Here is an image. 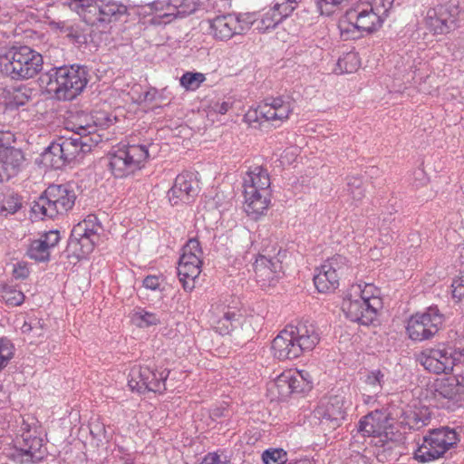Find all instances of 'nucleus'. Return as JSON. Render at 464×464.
Returning a JSON list of instances; mask_svg holds the SVG:
<instances>
[{
	"instance_id": "1a4fd4ad",
	"label": "nucleus",
	"mask_w": 464,
	"mask_h": 464,
	"mask_svg": "<svg viewBox=\"0 0 464 464\" xmlns=\"http://www.w3.org/2000/svg\"><path fill=\"white\" fill-rule=\"evenodd\" d=\"M293 111L291 101L282 97H269L260 102L256 107L250 108L245 114L248 123L272 122L281 123L289 118Z\"/></svg>"
},
{
	"instance_id": "2eb2a0df",
	"label": "nucleus",
	"mask_w": 464,
	"mask_h": 464,
	"mask_svg": "<svg viewBox=\"0 0 464 464\" xmlns=\"http://www.w3.org/2000/svg\"><path fill=\"white\" fill-rule=\"evenodd\" d=\"M443 315L437 307H429L424 313L412 315L407 324L409 337L414 341L428 340L434 336L440 329Z\"/></svg>"
},
{
	"instance_id": "de8ad7c7",
	"label": "nucleus",
	"mask_w": 464,
	"mask_h": 464,
	"mask_svg": "<svg viewBox=\"0 0 464 464\" xmlns=\"http://www.w3.org/2000/svg\"><path fill=\"white\" fill-rule=\"evenodd\" d=\"M14 345L6 339L0 338V372L14 357Z\"/></svg>"
},
{
	"instance_id": "13d9d810",
	"label": "nucleus",
	"mask_w": 464,
	"mask_h": 464,
	"mask_svg": "<svg viewBox=\"0 0 464 464\" xmlns=\"http://www.w3.org/2000/svg\"><path fill=\"white\" fill-rule=\"evenodd\" d=\"M44 324L41 320L34 319L33 320V336L40 337L44 334Z\"/></svg>"
},
{
	"instance_id": "49530a36",
	"label": "nucleus",
	"mask_w": 464,
	"mask_h": 464,
	"mask_svg": "<svg viewBox=\"0 0 464 464\" xmlns=\"http://www.w3.org/2000/svg\"><path fill=\"white\" fill-rule=\"evenodd\" d=\"M347 191L355 201H360L364 197L363 182L359 177H349L347 179Z\"/></svg>"
},
{
	"instance_id": "680f3d73",
	"label": "nucleus",
	"mask_w": 464,
	"mask_h": 464,
	"mask_svg": "<svg viewBox=\"0 0 464 464\" xmlns=\"http://www.w3.org/2000/svg\"><path fill=\"white\" fill-rule=\"evenodd\" d=\"M332 1L334 4H340V3L343 2L344 0H332Z\"/></svg>"
},
{
	"instance_id": "79ce46f5",
	"label": "nucleus",
	"mask_w": 464,
	"mask_h": 464,
	"mask_svg": "<svg viewBox=\"0 0 464 464\" xmlns=\"http://www.w3.org/2000/svg\"><path fill=\"white\" fill-rule=\"evenodd\" d=\"M22 207L21 198L13 192L0 195V214H14Z\"/></svg>"
},
{
	"instance_id": "f704fd0d",
	"label": "nucleus",
	"mask_w": 464,
	"mask_h": 464,
	"mask_svg": "<svg viewBox=\"0 0 464 464\" xmlns=\"http://www.w3.org/2000/svg\"><path fill=\"white\" fill-rule=\"evenodd\" d=\"M253 24H256V29L260 33H266L271 29H274L281 21L282 16L277 13L276 9L273 7L265 12L259 19H253Z\"/></svg>"
},
{
	"instance_id": "20e7f679",
	"label": "nucleus",
	"mask_w": 464,
	"mask_h": 464,
	"mask_svg": "<svg viewBox=\"0 0 464 464\" xmlns=\"http://www.w3.org/2000/svg\"><path fill=\"white\" fill-rule=\"evenodd\" d=\"M417 360L430 372L449 374L455 366L464 364V337L456 338L436 348L424 349Z\"/></svg>"
},
{
	"instance_id": "8fccbe9b",
	"label": "nucleus",
	"mask_w": 464,
	"mask_h": 464,
	"mask_svg": "<svg viewBox=\"0 0 464 464\" xmlns=\"http://www.w3.org/2000/svg\"><path fill=\"white\" fill-rule=\"evenodd\" d=\"M90 433L93 439L97 440V445L106 440V430L103 423L99 420H93L90 423Z\"/></svg>"
},
{
	"instance_id": "f3484780",
	"label": "nucleus",
	"mask_w": 464,
	"mask_h": 464,
	"mask_svg": "<svg viewBox=\"0 0 464 464\" xmlns=\"http://www.w3.org/2000/svg\"><path fill=\"white\" fill-rule=\"evenodd\" d=\"M253 21L248 14H228L209 20V34L217 40L227 41L236 34L247 32Z\"/></svg>"
},
{
	"instance_id": "6e6552de",
	"label": "nucleus",
	"mask_w": 464,
	"mask_h": 464,
	"mask_svg": "<svg viewBox=\"0 0 464 464\" xmlns=\"http://www.w3.org/2000/svg\"><path fill=\"white\" fill-rule=\"evenodd\" d=\"M149 157L147 145H121L110 153L109 167L115 178H124L140 169Z\"/></svg>"
},
{
	"instance_id": "4c0bfd02",
	"label": "nucleus",
	"mask_w": 464,
	"mask_h": 464,
	"mask_svg": "<svg viewBox=\"0 0 464 464\" xmlns=\"http://www.w3.org/2000/svg\"><path fill=\"white\" fill-rule=\"evenodd\" d=\"M360 66V61L357 53H347L340 57L336 63L334 72L337 74L352 73Z\"/></svg>"
},
{
	"instance_id": "f257e3e1",
	"label": "nucleus",
	"mask_w": 464,
	"mask_h": 464,
	"mask_svg": "<svg viewBox=\"0 0 464 464\" xmlns=\"http://www.w3.org/2000/svg\"><path fill=\"white\" fill-rule=\"evenodd\" d=\"M320 342L317 327L309 321L286 325L273 340L272 350L279 360H292L311 352Z\"/></svg>"
},
{
	"instance_id": "a211bd4d",
	"label": "nucleus",
	"mask_w": 464,
	"mask_h": 464,
	"mask_svg": "<svg viewBox=\"0 0 464 464\" xmlns=\"http://www.w3.org/2000/svg\"><path fill=\"white\" fill-rule=\"evenodd\" d=\"M101 228L94 215H88L86 218L75 225L72 230L69 246L79 255L85 256L92 252L99 239L98 231Z\"/></svg>"
},
{
	"instance_id": "7c9ffc66",
	"label": "nucleus",
	"mask_w": 464,
	"mask_h": 464,
	"mask_svg": "<svg viewBox=\"0 0 464 464\" xmlns=\"http://www.w3.org/2000/svg\"><path fill=\"white\" fill-rule=\"evenodd\" d=\"M464 393V375L442 379L435 384L436 399L457 400Z\"/></svg>"
},
{
	"instance_id": "09e8293b",
	"label": "nucleus",
	"mask_w": 464,
	"mask_h": 464,
	"mask_svg": "<svg viewBox=\"0 0 464 464\" xmlns=\"http://www.w3.org/2000/svg\"><path fill=\"white\" fill-rule=\"evenodd\" d=\"M170 5V0L168 1H153L146 5L151 14H155L160 18H170L173 13L168 11Z\"/></svg>"
},
{
	"instance_id": "e433bc0d",
	"label": "nucleus",
	"mask_w": 464,
	"mask_h": 464,
	"mask_svg": "<svg viewBox=\"0 0 464 464\" xmlns=\"http://www.w3.org/2000/svg\"><path fill=\"white\" fill-rule=\"evenodd\" d=\"M350 292L352 296L366 301L368 304H372L373 299H380V290L372 284H365L363 287L361 284L352 285Z\"/></svg>"
},
{
	"instance_id": "c85d7f7f",
	"label": "nucleus",
	"mask_w": 464,
	"mask_h": 464,
	"mask_svg": "<svg viewBox=\"0 0 464 464\" xmlns=\"http://www.w3.org/2000/svg\"><path fill=\"white\" fill-rule=\"evenodd\" d=\"M92 123L87 119V117H77L75 121H68L66 129L73 132V135L80 136H101L97 133V128H105L111 122V119L108 116L93 117L92 118Z\"/></svg>"
},
{
	"instance_id": "2f4dec72",
	"label": "nucleus",
	"mask_w": 464,
	"mask_h": 464,
	"mask_svg": "<svg viewBox=\"0 0 464 464\" xmlns=\"http://www.w3.org/2000/svg\"><path fill=\"white\" fill-rule=\"evenodd\" d=\"M127 13V7L113 0H100V24L118 21Z\"/></svg>"
},
{
	"instance_id": "6e6d98bb",
	"label": "nucleus",
	"mask_w": 464,
	"mask_h": 464,
	"mask_svg": "<svg viewBox=\"0 0 464 464\" xmlns=\"http://www.w3.org/2000/svg\"><path fill=\"white\" fill-rule=\"evenodd\" d=\"M293 3H291L289 0H287L285 3L282 4H276L273 8L276 9L277 13L280 14V16H282V20L284 18H286L291 14V13L294 11L295 7L292 5Z\"/></svg>"
},
{
	"instance_id": "603ef678",
	"label": "nucleus",
	"mask_w": 464,
	"mask_h": 464,
	"mask_svg": "<svg viewBox=\"0 0 464 464\" xmlns=\"http://www.w3.org/2000/svg\"><path fill=\"white\" fill-rule=\"evenodd\" d=\"M30 274V269L25 262H17L13 266V276L15 279H25Z\"/></svg>"
},
{
	"instance_id": "864d4df0",
	"label": "nucleus",
	"mask_w": 464,
	"mask_h": 464,
	"mask_svg": "<svg viewBox=\"0 0 464 464\" xmlns=\"http://www.w3.org/2000/svg\"><path fill=\"white\" fill-rule=\"evenodd\" d=\"M60 238L58 230H50L43 235L40 239L51 249L59 243Z\"/></svg>"
},
{
	"instance_id": "f03ea898",
	"label": "nucleus",
	"mask_w": 464,
	"mask_h": 464,
	"mask_svg": "<svg viewBox=\"0 0 464 464\" xmlns=\"http://www.w3.org/2000/svg\"><path fill=\"white\" fill-rule=\"evenodd\" d=\"M48 93L59 101H72L76 98L88 83V71L85 66L73 64L51 69L40 78Z\"/></svg>"
},
{
	"instance_id": "72a5a7b5",
	"label": "nucleus",
	"mask_w": 464,
	"mask_h": 464,
	"mask_svg": "<svg viewBox=\"0 0 464 464\" xmlns=\"http://www.w3.org/2000/svg\"><path fill=\"white\" fill-rule=\"evenodd\" d=\"M386 375V372L380 369L368 372L364 380L365 391L370 392L372 396H377L382 392L383 385L387 381Z\"/></svg>"
},
{
	"instance_id": "f8f14e48",
	"label": "nucleus",
	"mask_w": 464,
	"mask_h": 464,
	"mask_svg": "<svg viewBox=\"0 0 464 464\" xmlns=\"http://www.w3.org/2000/svg\"><path fill=\"white\" fill-rule=\"evenodd\" d=\"M203 252L198 239L191 238L183 247L179 258L178 276L185 291L195 287V279L200 275Z\"/></svg>"
},
{
	"instance_id": "0eeeda50",
	"label": "nucleus",
	"mask_w": 464,
	"mask_h": 464,
	"mask_svg": "<svg viewBox=\"0 0 464 464\" xmlns=\"http://www.w3.org/2000/svg\"><path fill=\"white\" fill-rule=\"evenodd\" d=\"M75 200L76 194L71 184L51 185L34 203L32 210L34 214L52 218L72 209Z\"/></svg>"
},
{
	"instance_id": "052dcab7",
	"label": "nucleus",
	"mask_w": 464,
	"mask_h": 464,
	"mask_svg": "<svg viewBox=\"0 0 464 464\" xmlns=\"http://www.w3.org/2000/svg\"><path fill=\"white\" fill-rule=\"evenodd\" d=\"M22 333L30 334L33 331V320L30 322H24L21 327Z\"/></svg>"
},
{
	"instance_id": "4468645a",
	"label": "nucleus",
	"mask_w": 464,
	"mask_h": 464,
	"mask_svg": "<svg viewBox=\"0 0 464 464\" xmlns=\"http://www.w3.org/2000/svg\"><path fill=\"white\" fill-rule=\"evenodd\" d=\"M350 269L348 260L341 255L328 258L317 268L314 283L320 293H329L339 285V279Z\"/></svg>"
},
{
	"instance_id": "3c124183",
	"label": "nucleus",
	"mask_w": 464,
	"mask_h": 464,
	"mask_svg": "<svg viewBox=\"0 0 464 464\" xmlns=\"http://www.w3.org/2000/svg\"><path fill=\"white\" fill-rule=\"evenodd\" d=\"M451 287L452 297L464 304V275L454 279Z\"/></svg>"
},
{
	"instance_id": "473e14b6",
	"label": "nucleus",
	"mask_w": 464,
	"mask_h": 464,
	"mask_svg": "<svg viewBox=\"0 0 464 464\" xmlns=\"http://www.w3.org/2000/svg\"><path fill=\"white\" fill-rule=\"evenodd\" d=\"M430 415L427 409L408 411L403 413L401 423L411 430H420L430 422Z\"/></svg>"
},
{
	"instance_id": "a878e982",
	"label": "nucleus",
	"mask_w": 464,
	"mask_h": 464,
	"mask_svg": "<svg viewBox=\"0 0 464 464\" xmlns=\"http://www.w3.org/2000/svg\"><path fill=\"white\" fill-rule=\"evenodd\" d=\"M256 281L262 287L274 285L282 271L281 262L276 257L259 255L254 264Z\"/></svg>"
},
{
	"instance_id": "bf43d9fd",
	"label": "nucleus",
	"mask_w": 464,
	"mask_h": 464,
	"mask_svg": "<svg viewBox=\"0 0 464 464\" xmlns=\"http://www.w3.org/2000/svg\"><path fill=\"white\" fill-rule=\"evenodd\" d=\"M230 108L231 104L228 102H217L213 106V110L219 114L227 113Z\"/></svg>"
},
{
	"instance_id": "b1692460",
	"label": "nucleus",
	"mask_w": 464,
	"mask_h": 464,
	"mask_svg": "<svg viewBox=\"0 0 464 464\" xmlns=\"http://www.w3.org/2000/svg\"><path fill=\"white\" fill-rule=\"evenodd\" d=\"M209 323L213 329L221 335L229 334L239 319L238 311L224 303L211 305Z\"/></svg>"
},
{
	"instance_id": "9d476101",
	"label": "nucleus",
	"mask_w": 464,
	"mask_h": 464,
	"mask_svg": "<svg viewBox=\"0 0 464 464\" xmlns=\"http://www.w3.org/2000/svg\"><path fill=\"white\" fill-rule=\"evenodd\" d=\"M312 388L310 373L305 370H288L270 382L268 391L274 399L286 400L294 393H303Z\"/></svg>"
},
{
	"instance_id": "a18cd8bd",
	"label": "nucleus",
	"mask_w": 464,
	"mask_h": 464,
	"mask_svg": "<svg viewBox=\"0 0 464 464\" xmlns=\"http://www.w3.org/2000/svg\"><path fill=\"white\" fill-rule=\"evenodd\" d=\"M262 460L265 464H285L287 452L283 449H268L263 452Z\"/></svg>"
},
{
	"instance_id": "e2e57ef3",
	"label": "nucleus",
	"mask_w": 464,
	"mask_h": 464,
	"mask_svg": "<svg viewBox=\"0 0 464 464\" xmlns=\"http://www.w3.org/2000/svg\"><path fill=\"white\" fill-rule=\"evenodd\" d=\"M291 3H296L297 0H289Z\"/></svg>"
},
{
	"instance_id": "c03bdc74",
	"label": "nucleus",
	"mask_w": 464,
	"mask_h": 464,
	"mask_svg": "<svg viewBox=\"0 0 464 464\" xmlns=\"http://www.w3.org/2000/svg\"><path fill=\"white\" fill-rule=\"evenodd\" d=\"M206 80V76L201 72H187L180 78V85L188 91H196Z\"/></svg>"
},
{
	"instance_id": "ea45409f",
	"label": "nucleus",
	"mask_w": 464,
	"mask_h": 464,
	"mask_svg": "<svg viewBox=\"0 0 464 464\" xmlns=\"http://www.w3.org/2000/svg\"><path fill=\"white\" fill-rule=\"evenodd\" d=\"M197 10V5L192 0H170L168 11L173 13L171 18L185 17Z\"/></svg>"
},
{
	"instance_id": "c9c22d12",
	"label": "nucleus",
	"mask_w": 464,
	"mask_h": 464,
	"mask_svg": "<svg viewBox=\"0 0 464 464\" xmlns=\"http://www.w3.org/2000/svg\"><path fill=\"white\" fill-rule=\"evenodd\" d=\"M131 321L135 325L140 328L158 325L161 323L160 316L158 314L149 312L143 308L134 310Z\"/></svg>"
},
{
	"instance_id": "39448f33",
	"label": "nucleus",
	"mask_w": 464,
	"mask_h": 464,
	"mask_svg": "<svg viewBox=\"0 0 464 464\" xmlns=\"http://www.w3.org/2000/svg\"><path fill=\"white\" fill-rule=\"evenodd\" d=\"M43 56L29 46L11 48L0 58V71L13 80L34 78L43 68Z\"/></svg>"
},
{
	"instance_id": "c756f323",
	"label": "nucleus",
	"mask_w": 464,
	"mask_h": 464,
	"mask_svg": "<svg viewBox=\"0 0 464 464\" xmlns=\"http://www.w3.org/2000/svg\"><path fill=\"white\" fill-rule=\"evenodd\" d=\"M386 418L381 411H374L363 416L357 426L362 437H379L385 430Z\"/></svg>"
},
{
	"instance_id": "393cba45",
	"label": "nucleus",
	"mask_w": 464,
	"mask_h": 464,
	"mask_svg": "<svg viewBox=\"0 0 464 464\" xmlns=\"http://www.w3.org/2000/svg\"><path fill=\"white\" fill-rule=\"evenodd\" d=\"M24 154L20 149L3 147L0 141V182L8 180L20 172L24 164Z\"/></svg>"
},
{
	"instance_id": "9b49d317",
	"label": "nucleus",
	"mask_w": 464,
	"mask_h": 464,
	"mask_svg": "<svg viewBox=\"0 0 464 464\" xmlns=\"http://www.w3.org/2000/svg\"><path fill=\"white\" fill-rule=\"evenodd\" d=\"M203 252L198 239L191 238L183 247L179 258L178 276L185 291L195 287V279L200 275Z\"/></svg>"
},
{
	"instance_id": "ddd939ff",
	"label": "nucleus",
	"mask_w": 464,
	"mask_h": 464,
	"mask_svg": "<svg viewBox=\"0 0 464 464\" xmlns=\"http://www.w3.org/2000/svg\"><path fill=\"white\" fill-rule=\"evenodd\" d=\"M169 371L162 369L158 371L153 367L134 365L128 376V385L131 391L142 393L153 392L162 393L166 391V380Z\"/></svg>"
},
{
	"instance_id": "dca6fc26",
	"label": "nucleus",
	"mask_w": 464,
	"mask_h": 464,
	"mask_svg": "<svg viewBox=\"0 0 464 464\" xmlns=\"http://www.w3.org/2000/svg\"><path fill=\"white\" fill-rule=\"evenodd\" d=\"M462 8L460 0H449L427 12L426 25L434 34H446L456 27V22Z\"/></svg>"
},
{
	"instance_id": "4be33fe9",
	"label": "nucleus",
	"mask_w": 464,
	"mask_h": 464,
	"mask_svg": "<svg viewBox=\"0 0 464 464\" xmlns=\"http://www.w3.org/2000/svg\"><path fill=\"white\" fill-rule=\"evenodd\" d=\"M199 192V182L193 172H183L177 176L174 185L169 190V198L172 205L189 203Z\"/></svg>"
},
{
	"instance_id": "6ab92c4d",
	"label": "nucleus",
	"mask_w": 464,
	"mask_h": 464,
	"mask_svg": "<svg viewBox=\"0 0 464 464\" xmlns=\"http://www.w3.org/2000/svg\"><path fill=\"white\" fill-rule=\"evenodd\" d=\"M392 4L393 0H376L374 4L367 5L360 11L351 12L348 15L350 19L355 18L357 29L372 33L382 26Z\"/></svg>"
},
{
	"instance_id": "bb28decb",
	"label": "nucleus",
	"mask_w": 464,
	"mask_h": 464,
	"mask_svg": "<svg viewBox=\"0 0 464 464\" xmlns=\"http://www.w3.org/2000/svg\"><path fill=\"white\" fill-rule=\"evenodd\" d=\"M102 140L101 136H80L72 135L65 138L60 142V150H63V156L68 162L76 159L80 154H84L91 150L92 147L97 145Z\"/></svg>"
},
{
	"instance_id": "37998d69",
	"label": "nucleus",
	"mask_w": 464,
	"mask_h": 464,
	"mask_svg": "<svg viewBox=\"0 0 464 464\" xmlns=\"http://www.w3.org/2000/svg\"><path fill=\"white\" fill-rule=\"evenodd\" d=\"M27 255L36 261H47L50 256V248L39 238L31 243Z\"/></svg>"
},
{
	"instance_id": "aec40b11",
	"label": "nucleus",
	"mask_w": 464,
	"mask_h": 464,
	"mask_svg": "<svg viewBox=\"0 0 464 464\" xmlns=\"http://www.w3.org/2000/svg\"><path fill=\"white\" fill-rule=\"evenodd\" d=\"M381 304V299H373L372 304H368L366 301L352 296L349 291L342 303V310L351 321L369 325L375 320Z\"/></svg>"
},
{
	"instance_id": "7ed1b4c3",
	"label": "nucleus",
	"mask_w": 464,
	"mask_h": 464,
	"mask_svg": "<svg viewBox=\"0 0 464 464\" xmlns=\"http://www.w3.org/2000/svg\"><path fill=\"white\" fill-rule=\"evenodd\" d=\"M270 177L260 165L248 168L243 178L245 210L248 216L262 215L269 205Z\"/></svg>"
},
{
	"instance_id": "a19ab883",
	"label": "nucleus",
	"mask_w": 464,
	"mask_h": 464,
	"mask_svg": "<svg viewBox=\"0 0 464 464\" xmlns=\"http://www.w3.org/2000/svg\"><path fill=\"white\" fill-rule=\"evenodd\" d=\"M61 146L59 143H52L44 154V160L53 169H61L68 160L63 156V150H60Z\"/></svg>"
},
{
	"instance_id": "5fc2aeb1",
	"label": "nucleus",
	"mask_w": 464,
	"mask_h": 464,
	"mask_svg": "<svg viewBox=\"0 0 464 464\" xmlns=\"http://www.w3.org/2000/svg\"><path fill=\"white\" fill-rule=\"evenodd\" d=\"M163 280L157 276H148L143 280V286L147 289L156 291L160 289Z\"/></svg>"
},
{
	"instance_id": "5701e85b",
	"label": "nucleus",
	"mask_w": 464,
	"mask_h": 464,
	"mask_svg": "<svg viewBox=\"0 0 464 464\" xmlns=\"http://www.w3.org/2000/svg\"><path fill=\"white\" fill-rule=\"evenodd\" d=\"M42 447V439L26 432L22 435L21 440L17 441L8 456L19 464L36 462L43 458Z\"/></svg>"
},
{
	"instance_id": "412c9836",
	"label": "nucleus",
	"mask_w": 464,
	"mask_h": 464,
	"mask_svg": "<svg viewBox=\"0 0 464 464\" xmlns=\"http://www.w3.org/2000/svg\"><path fill=\"white\" fill-rule=\"evenodd\" d=\"M344 400L341 396H331L321 401L314 411L315 417L320 420L321 424L329 430H335L341 426L345 419Z\"/></svg>"
},
{
	"instance_id": "cd10ccee",
	"label": "nucleus",
	"mask_w": 464,
	"mask_h": 464,
	"mask_svg": "<svg viewBox=\"0 0 464 464\" xmlns=\"http://www.w3.org/2000/svg\"><path fill=\"white\" fill-rule=\"evenodd\" d=\"M63 4L77 13L86 24H100V0H64Z\"/></svg>"
},
{
	"instance_id": "58836bf2",
	"label": "nucleus",
	"mask_w": 464,
	"mask_h": 464,
	"mask_svg": "<svg viewBox=\"0 0 464 464\" xmlns=\"http://www.w3.org/2000/svg\"><path fill=\"white\" fill-rule=\"evenodd\" d=\"M0 297L6 305L14 307L21 305L24 301V295L14 285H5L0 289Z\"/></svg>"
},
{
	"instance_id": "423d86ee",
	"label": "nucleus",
	"mask_w": 464,
	"mask_h": 464,
	"mask_svg": "<svg viewBox=\"0 0 464 464\" xmlns=\"http://www.w3.org/2000/svg\"><path fill=\"white\" fill-rule=\"evenodd\" d=\"M459 441V434L449 427L432 429L423 436L421 444L414 452V458L420 462H430L441 459Z\"/></svg>"
},
{
	"instance_id": "4d7b16f0",
	"label": "nucleus",
	"mask_w": 464,
	"mask_h": 464,
	"mask_svg": "<svg viewBox=\"0 0 464 464\" xmlns=\"http://www.w3.org/2000/svg\"><path fill=\"white\" fill-rule=\"evenodd\" d=\"M200 464H226L220 459V456L216 452L208 453L205 456Z\"/></svg>"
}]
</instances>
